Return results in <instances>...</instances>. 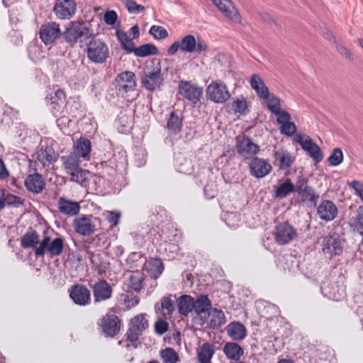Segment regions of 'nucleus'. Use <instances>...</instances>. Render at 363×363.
<instances>
[{
	"label": "nucleus",
	"instance_id": "1",
	"mask_svg": "<svg viewBox=\"0 0 363 363\" xmlns=\"http://www.w3.org/2000/svg\"><path fill=\"white\" fill-rule=\"evenodd\" d=\"M94 36V30L90 27L86 26L83 21H80L69 22L65 26L64 31H61L62 40L70 48L74 47L77 43L82 48L86 40Z\"/></svg>",
	"mask_w": 363,
	"mask_h": 363
},
{
	"label": "nucleus",
	"instance_id": "2",
	"mask_svg": "<svg viewBox=\"0 0 363 363\" xmlns=\"http://www.w3.org/2000/svg\"><path fill=\"white\" fill-rule=\"evenodd\" d=\"M52 232L57 235L54 239L46 235V231L43 232V238L40 241V245L35 250L36 258L43 257L45 253H48L50 257L60 256L62 254L65 247V238L56 233L53 229Z\"/></svg>",
	"mask_w": 363,
	"mask_h": 363
},
{
	"label": "nucleus",
	"instance_id": "3",
	"mask_svg": "<svg viewBox=\"0 0 363 363\" xmlns=\"http://www.w3.org/2000/svg\"><path fill=\"white\" fill-rule=\"evenodd\" d=\"M308 179L303 175L296 177V203L306 204L308 206H316L319 199V195L315 189L308 184Z\"/></svg>",
	"mask_w": 363,
	"mask_h": 363
},
{
	"label": "nucleus",
	"instance_id": "4",
	"mask_svg": "<svg viewBox=\"0 0 363 363\" xmlns=\"http://www.w3.org/2000/svg\"><path fill=\"white\" fill-rule=\"evenodd\" d=\"M141 83L143 87L150 91L161 89L164 84V77L160 62H157L151 67H147L144 70Z\"/></svg>",
	"mask_w": 363,
	"mask_h": 363
},
{
	"label": "nucleus",
	"instance_id": "5",
	"mask_svg": "<svg viewBox=\"0 0 363 363\" xmlns=\"http://www.w3.org/2000/svg\"><path fill=\"white\" fill-rule=\"evenodd\" d=\"M87 45L86 55L88 60L96 64H102L109 57V50L108 45L100 39L95 38V36L89 38Z\"/></svg>",
	"mask_w": 363,
	"mask_h": 363
},
{
	"label": "nucleus",
	"instance_id": "6",
	"mask_svg": "<svg viewBox=\"0 0 363 363\" xmlns=\"http://www.w3.org/2000/svg\"><path fill=\"white\" fill-rule=\"evenodd\" d=\"M148 327L149 323L146 319V314L140 313L134 316L131 318L128 329L125 334V340L130 342L134 348H137L139 337Z\"/></svg>",
	"mask_w": 363,
	"mask_h": 363
},
{
	"label": "nucleus",
	"instance_id": "7",
	"mask_svg": "<svg viewBox=\"0 0 363 363\" xmlns=\"http://www.w3.org/2000/svg\"><path fill=\"white\" fill-rule=\"evenodd\" d=\"M101 220L93 215L82 214L76 217L73 220V228L75 232L83 236H89L96 230V223H100Z\"/></svg>",
	"mask_w": 363,
	"mask_h": 363
},
{
	"label": "nucleus",
	"instance_id": "8",
	"mask_svg": "<svg viewBox=\"0 0 363 363\" xmlns=\"http://www.w3.org/2000/svg\"><path fill=\"white\" fill-rule=\"evenodd\" d=\"M206 91L208 99L216 104H224L231 96L227 85L220 79L211 82Z\"/></svg>",
	"mask_w": 363,
	"mask_h": 363
},
{
	"label": "nucleus",
	"instance_id": "9",
	"mask_svg": "<svg viewBox=\"0 0 363 363\" xmlns=\"http://www.w3.org/2000/svg\"><path fill=\"white\" fill-rule=\"evenodd\" d=\"M98 324L106 337H115L120 333L121 328L120 318L117 315L110 313L106 314L101 318Z\"/></svg>",
	"mask_w": 363,
	"mask_h": 363
},
{
	"label": "nucleus",
	"instance_id": "10",
	"mask_svg": "<svg viewBox=\"0 0 363 363\" xmlns=\"http://www.w3.org/2000/svg\"><path fill=\"white\" fill-rule=\"evenodd\" d=\"M323 252L329 254L331 257L339 255L342 252L343 247L341 243L340 235L337 233H329L322 237Z\"/></svg>",
	"mask_w": 363,
	"mask_h": 363
},
{
	"label": "nucleus",
	"instance_id": "11",
	"mask_svg": "<svg viewBox=\"0 0 363 363\" xmlns=\"http://www.w3.org/2000/svg\"><path fill=\"white\" fill-rule=\"evenodd\" d=\"M45 99L50 102V109L55 117H58L64 112L67 105L66 94L64 90L57 89L50 96H47Z\"/></svg>",
	"mask_w": 363,
	"mask_h": 363
},
{
	"label": "nucleus",
	"instance_id": "12",
	"mask_svg": "<svg viewBox=\"0 0 363 363\" xmlns=\"http://www.w3.org/2000/svg\"><path fill=\"white\" fill-rule=\"evenodd\" d=\"M181 46V51L186 52H196L201 54L208 50L206 43L201 38H198L196 40L193 35H187L183 37L179 42Z\"/></svg>",
	"mask_w": 363,
	"mask_h": 363
},
{
	"label": "nucleus",
	"instance_id": "13",
	"mask_svg": "<svg viewBox=\"0 0 363 363\" xmlns=\"http://www.w3.org/2000/svg\"><path fill=\"white\" fill-rule=\"evenodd\" d=\"M304 138H293L294 140L299 144L310 157L313 159L315 164L320 163L323 159V152L320 147L313 141L311 138L303 140Z\"/></svg>",
	"mask_w": 363,
	"mask_h": 363
},
{
	"label": "nucleus",
	"instance_id": "14",
	"mask_svg": "<svg viewBox=\"0 0 363 363\" xmlns=\"http://www.w3.org/2000/svg\"><path fill=\"white\" fill-rule=\"evenodd\" d=\"M179 93L196 106L200 102L203 90L202 88L191 84L190 82L182 80L179 84Z\"/></svg>",
	"mask_w": 363,
	"mask_h": 363
},
{
	"label": "nucleus",
	"instance_id": "15",
	"mask_svg": "<svg viewBox=\"0 0 363 363\" xmlns=\"http://www.w3.org/2000/svg\"><path fill=\"white\" fill-rule=\"evenodd\" d=\"M53 11L58 18L69 20L77 12V4L74 0H56Z\"/></svg>",
	"mask_w": 363,
	"mask_h": 363
},
{
	"label": "nucleus",
	"instance_id": "16",
	"mask_svg": "<svg viewBox=\"0 0 363 363\" xmlns=\"http://www.w3.org/2000/svg\"><path fill=\"white\" fill-rule=\"evenodd\" d=\"M250 174L257 178L261 179L268 175L272 169V167L267 160L252 157L248 164Z\"/></svg>",
	"mask_w": 363,
	"mask_h": 363
},
{
	"label": "nucleus",
	"instance_id": "17",
	"mask_svg": "<svg viewBox=\"0 0 363 363\" xmlns=\"http://www.w3.org/2000/svg\"><path fill=\"white\" fill-rule=\"evenodd\" d=\"M69 294L70 298L76 305L84 306L91 302L90 291L83 284H74L69 290Z\"/></svg>",
	"mask_w": 363,
	"mask_h": 363
},
{
	"label": "nucleus",
	"instance_id": "18",
	"mask_svg": "<svg viewBox=\"0 0 363 363\" xmlns=\"http://www.w3.org/2000/svg\"><path fill=\"white\" fill-rule=\"evenodd\" d=\"M39 35L45 45H51L61 36V30L58 23L50 22L40 27Z\"/></svg>",
	"mask_w": 363,
	"mask_h": 363
},
{
	"label": "nucleus",
	"instance_id": "19",
	"mask_svg": "<svg viewBox=\"0 0 363 363\" xmlns=\"http://www.w3.org/2000/svg\"><path fill=\"white\" fill-rule=\"evenodd\" d=\"M297 235L296 229L288 221L282 222L276 226L275 241L280 245H286Z\"/></svg>",
	"mask_w": 363,
	"mask_h": 363
},
{
	"label": "nucleus",
	"instance_id": "20",
	"mask_svg": "<svg viewBox=\"0 0 363 363\" xmlns=\"http://www.w3.org/2000/svg\"><path fill=\"white\" fill-rule=\"evenodd\" d=\"M219 11L235 23L241 22V16L231 0H211Z\"/></svg>",
	"mask_w": 363,
	"mask_h": 363
},
{
	"label": "nucleus",
	"instance_id": "21",
	"mask_svg": "<svg viewBox=\"0 0 363 363\" xmlns=\"http://www.w3.org/2000/svg\"><path fill=\"white\" fill-rule=\"evenodd\" d=\"M236 148L239 155L245 160L256 157L260 150L259 146L253 143L250 138H242L241 140L238 141Z\"/></svg>",
	"mask_w": 363,
	"mask_h": 363
},
{
	"label": "nucleus",
	"instance_id": "22",
	"mask_svg": "<svg viewBox=\"0 0 363 363\" xmlns=\"http://www.w3.org/2000/svg\"><path fill=\"white\" fill-rule=\"evenodd\" d=\"M338 210L336 205L330 200H323L317 207V214L321 220L329 222L337 216Z\"/></svg>",
	"mask_w": 363,
	"mask_h": 363
},
{
	"label": "nucleus",
	"instance_id": "23",
	"mask_svg": "<svg viewBox=\"0 0 363 363\" xmlns=\"http://www.w3.org/2000/svg\"><path fill=\"white\" fill-rule=\"evenodd\" d=\"M24 186L29 192L39 194L45 188V183L42 174L35 171L28 174L24 180Z\"/></svg>",
	"mask_w": 363,
	"mask_h": 363
},
{
	"label": "nucleus",
	"instance_id": "24",
	"mask_svg": "<svg viewBox=\"0 0 363 363\" xmlns=\"http://www.w3.org/2000/svg\"><path fill=\"white\" fill-rule=\"evenodd\" d=\"M112 288L104 279H100L93 286V294L96 302L105 301L111 297Z\"/></svg>",
	"mask_w": 363,
	"mask_h": 363
},
{
	"label": "nucleus",
	"instance_id": "25",
	"mask_svg": "<svg viewBox=\"0 0 363 363\" xmlns=\"http://www.w3.org/2000/svg\"><path fill=\"white\" fill-rule=\"evenodd\" d=\"M274 158L279 169L281 170L291 167L295 160L289 151L282 148L274 152Z\"/></svg>",
	"mask_w": 363,
	"mask_h": 363
},
{
	"label": "nucleus",
	"instance_id": "26",
	"mask_svg": "<svg viewBox=\"0 0 363 363\" xmlns=\"http://www.w3.org/2000/svg\"><path fill=\"white\" fill-rule=\"evenodd\" d=\"M250 84L259 98L267 99L269 97V89L258 74H254L251 76Z\"/></svg>",
	"mask_w": 363,
	"mask_h": 363
},
{
	"label": "nucleus",
	"instance_id": "27",
	"mask_svg": "<svg viewBox=\"0 0 363 363\" xmlns=\"http://www.w3.org/2000/svg\"><path fill=\"white\" fill-rule=\"evenodd\" d=\"M59 211L67 216H76L80 211L79 203L76 201L67 200L65 198H60L58 201Z\"/></svg>",
	"mask_w": 363,
	"mask_h": 363
},
{
	"label": "nucleus",
	"instance_id": "28",
	"mask_svg": "<svg viewBox=\"0 0 363 363\" xmlns=\"http://www.w3.org/2000/svg\"><path fill=\"white\" fill-rule=\"evenodd\" d=\"M228 335L233 340L240 341L247 335V330L243 324L240 322L230 323L227 327Z\"/></svg>",
	"mask_w": 363,
	"mask_h": 363
},
{
	"label": "nucleus",
	"instance_id": "29",
	"mask_svg": "<svg viewBox=\"0 0 363 363\" xmlns=\"http://www.w3.org/2000/svg\"><path fill=\"white\" fill-rule=\"evenodd\" d=\"M223 352L228 359L238 362L244 354L242 347L236 342H226Z\"/></svg>",
	"mask_w": 363,
	"mask_h": 363
},
{
	"label": "nucleus",
	"instance_id": "30",
	"mask_svg": "<svg viewBox=\"0 0 363 363\" xmlns=\"http://www.w3.org/2000/svg\"><path fill=\"white\" fill-rule=\"evenodd\" d=\"M296 182L293 183L290 179H286L277 186L274 191L275 198L282 199L296 191Z\"/></svg>",
	"mask_w": 363,
	"mask_h": 363
},
{
	"label": "nucleus",
	"instance_id": "31",
	"mask_svg": "<svg viewBox=\"0 0 363 363\" xmlns=\"http://www.w3.org/2000/svg\"><path fill=\"white\" fill-rule=\"evenodd\" d=\"M194 298L190 295H182L177 299L178 311L183 316H187L194 310Z\"/></svg>",
	"mask_w": 363,
	"mask_h": 363
},
{
	"label": "nucleus",
	"instance_id": "32",
	"mask_svg": "<svg viewBox=\"0 0 363 363\" xmlns=\"http://www.w3.org/2000/svg\"><path fill=\"white\" fill-rule=\"evenodd\" d=\"M65 169L69 175L73 174L80 167V159L75 153L62 157Z\"/></svg>",
	"mask_w": 363,
	"mask_h": 363
},
{
	"label": "nucleus",
	"instance_id": "33",
	"mask_svg": "<svg viewBox=\"0 0 363 363\" xmlns=\"http://www.w3.org/2000/svg\"><path fill=\"white\" fill-rule=\"evenodd\" d=\"M91 150V142L87 138H79L76 145V154L78 157L84 160L89 159V155Z\"/></svg>",
	"mask_w": 363,
	"mask_h": 363
},
{
	"label": "nucleus",
	"instance_id": "34",
	"mask_svg": "<svg viewBox=\"0 0 363 363\" xmlns=\"http://www.w3.org/2000/svg\"><path fill=\"white\" fill-rule=\"evenodd\" d=\"M182 116L177 115L174 111L169 113L167 123V128L171 134H177L182 126Z\"/></svg>",
	"mask_w": 363,
	"mask_h": 363
},
{
	"label": "nucleus",
	"instance_id": "35",
	"mask_svg": "<svg viewBox=\"0 0 363 363\" xmlns=\"http://www.w3.org/2000/svg\"><path fill=\"white\" fill-rule=\"evenodd\" d=\"M226 322L224 313L221 310L213 308L211 318L208 322V328L212 330H218Z\"/></svg>",
	"mask_w": 363,
	"mask_h": 363
},
{
	"label": "nucleus",
	"instance_id": "36",
	"mask_svg": "<svg viewBox=\"0 0 363 363\" xmlns=\"http://www.w3.org/2000/svg\"><path fill=\"white\" fill-rule=\"evenodd\" d=\"M231 108L235 113L240 115H246L250 112L249 104L246 98L242 95L233 98Z\"/></svg>",
	"mask_w": 363,
	"mask_h": 363
},
{
	"label": "nucleus",
	"instance_id": "37",
	"mask_svg": "<svg viewBox=\"0 0 363 363\" xmlns=\"http://www.w3.org/2000/svg\"><path fill=\"white\" fill-rule=\"evenodd\" d=\"M116 37L121 43V47L123 50H125L128 53L134 52L135 44L133 39L130 38L127 33L123 30H118L116 31Z\"/></svg>",
	"mask_w": 363,
	"mask_h": 363
},
{
	"label": "nucleus",
	"instance_id": "38",
	"mask_svg": "<svg viewBox=\"0 0 363 363\" xmlns=\"http://www.w3.org/2000/svg\"><path fill=\"white\" fill-rule=\"evenodd\" d=\"M194 311L197 315L208 311L211 308V301L207 295H200L194 301Z\"/></svg>",
	"mask_w": 363,
	"mask_h": 363
},
{
	"label": "nucleus",
	"instance_id": "39",
	"mask_svg": "<svg viewBox=\"0 0 363 363\" xmlns=\"http://www.w3.org/2000/svg\"><path fill=\"white\" fill-rule=\"evenodd\" d=\"M40 243L39 234L29 228V230L24 234V248H33L35 252Z\"/></svg>",
	"mask_w": 363,
	"mask_h": 363
},
{
	"label": "nucleus",
	"instance_id": "40",
	"mask_svg": "<svg viewBox=\"0 0 363 363\" xmlns=\"http://www.w3.org/2000/svg\"><path fill=\"white\" fill-rule=\"evenodd\" d=\"M213 346L211 343H203L200 347L198 352V360L199 363H211V360L213 356Z\"/></svg>",
	"mask_w": 363,
	"mask_h": 363
},
{
	"label": "nucleus",
	"instance_id": "41",
	"mask_svg": "<svg viewBox=\"0 0 363 363\" xmlns=\"http://www.w3.org/2000/svg\"><path fill=\"white\" fill-rule=\"evenodd\" d=\"M172 294L167 296H163L161 298V303H156L155 306V310L157 313H163V311L166 310L167 313L171 315L174 311V303L172 299Z\"/></svg>",
	"mask_w": 363,
	"mask_h": 363
},
{
	"label": "nucleus",
	"instance_id": "42",
	"mask_svg": "<svg viewBox=\"0 0 363 363\" xmlns=\"http://www.w3.org/2000/svg\"><path fill=\"white\" fill-rule=\"evenodd\" d=\"M70 181L79 184L82 186H86V183L89 182V179L91 177V173L90 171L84 169L81 167L73 174L69 175Z\"/></svg>",
	"mask_w": 363,
	"mask_h": 363
},
{
	"label": "nucleus",
	"instance_id": "43",
	"mask_svg": "<svg viewBox=\"0 0 363 363\" xmlns=\"http://www.w3.org/2000/svg\"><path fill=\"white\" fill-rule=\"evenodd\" d=\"M133 53L136 57H145L157 55L158 49L154 44L147 43L136 48Z\"/></svg>",
	"mask_w": 363,
	"mask_h": 363
},
{
	"label": "nucleus",
	"instance_id": "44",
	"mask_svg": "<svg viewBox=\"0 0 363 363\" xmlns=\"http://www.w3.org/2000/svg\"><path fill=\"white\" fill-rule=\"evenodd\" d=\"M144 277L143 274L137 270L133 272L129 277V287L135 291L139 292L143 287Z\"/></svg>",
	"mask_w": 363,
	"mask_h": 363
},
{
	"label": "nucleus",
	"instance_id": "45",
	"mask_svg": "<svg viewBox=\"0 0 363 363\" xmlns=\"http://www.w3.org/2000/svg\"><path fill=\"white\" fill-rule=\"evenodd\" d=\"M349 224L354 231L363 230V205L357 208L355 216L350 218Z\"/></svg>",
	"mask_w": 363,
	"mask_h": 363
},
{
	"label": "nucleus",
	"instance_id": "46",
	"mask_svg": "<svg viewBox=\"0 0 363 363\" xmlns=\"http://www.w3.org/2000/svg\"><path fill=\"white\" fill-rule=\"evenodd\" d=\"M163 363H178L180 360L178 353L172 347H167L160 352Z\"/></svg>",
	"mask_w": 363,
	"mask_h": 363
},
{
	"label": "nucleus",
	"instance_id": "47",
	"mask_svg": "<svg viewBox=\"0 0 363 363\" xmlns=\"http://www.w3.org/2000/svg\"><path fill=\"white\" fill-rule=\"evenodd\" d=\"M147 152L143 145H135L134 162L138 167H143L147 162Z\"/></svg>",
	"mask_w": 363,
	"mask_h": 363
},
{
	"label": "nucleus",
	"instance_id": "48",
	"mask_svg": "<svg viewBox=\"0 0 363 363\" xmlns=\"http://www.w3.org/2000/svg\"><path fill=\"white\" fill-rule=\"evenodd\" d=\"M323 293L324 291L328 294V296L330 299L335 300L337 301L342 300L345 296V292L343 289H337L335 290L334 284L328 286L322 289Z\"/></svg>",
	"mask_w": 363,
	"mask_h": 363
},
{
	"label": "nucleus",
	"instance_id": "49",
	"mask_svg": "<svg viewBox=\"0 0 363 363\" xmlns=\"http://www.w3.org/2000/svg\"><path fill=\"white\" fill-rule=\"evenodd\" d=\"M343 152L340 147L334 148L331 155L328 157L327 162L330 166L337 167L340 165L343 161Z\"/></svg>",
	"mask_w": 363,
	"mask_h": 363
},
{
	"label": "nucleus",
	"instance_id": "50",
	"mask_svg": "<svg viewBox=\"0 0 363 363\" xmlns=\"http://www.w3.org/2000/svg\"><path fill=\"white\" fill-rule=\"evenodd\" d=\"M150 272L155 278L158 277L164 271V264L160 258L151 259L149 262Z\"/></svg>",
	"mask_w": 363,
	"mask_h": 363
},
{
	"label": "nucleus",
	"instance_id": "51",
	"mask_svg": "<svg viewBox=\"0 0 363 363\" xmlns=\"http://www.w3.org/2000/svg\"><path fill=\"white\" fill-rule=\"evenodd\" d=\"M147 240L156 245L160 243V241L163 240V235L160 233V230L157 228H149L147 227Z\"/></svg>",
	"mask_w": 363,
	"mask_h": 363
},
{
	"label": "nucleus",
	"instance_id": "52",
	"mask_svg": "<svg viewBox=\"0 0 363 363\" xmlns=\"http://www.w3.org/2000/svg\"><path fill=\"white\" fill-rule=\"evenodd\" d=\"M67 111L73 118H80L83 116V111L79 102L73 101L72 103H67L66 105Z\"/></svg>",
	"mask_w": 363,
	"mask_h": 363
},
{
	"label": "nucleus",
	"instance_id": "53",
	"mask_svg": "<svg viewBox=\"0 0 363 363\" xmlns=\"http://www.w3.org/2000/svg\"><path fill=\"white\" fill-rule=\"evenodd\" d=\"M131 235L134 240L135 245H137L138 248L143 247L147 240V228L145 230H138L133 233H131Z\"/></svg>",
	"mask_w": 363,
	"mask_h": 363
},
{
	"label": "nucleus",
	"instance_id": "54",
	"mask_svg": "<svg viewBox=\"0 0 363 363\" xmlns=\"http://www.w3.org/2000/svg\"><path fill=\"white\" fill-rule=\"evenodd\" d=\"M280 131L282 135L286 136H305L300 133H296V127L294 122H289L283 124L280 127Z\"/></svg>",
	"mask_w": 363,
	"mask_h": 363
},
{
	"label": "nucleus",
	"instance_id": "55",
	"mask_svg": "<svg viewBox=\"0 0 363 363\" xmlns=\"http://www.w3.org/2000/svg\"><path fill=\"white\" fill-rule=\"evenodd\" d=\"M44 152H45V156L43 167L49 166L57 160L55 150L51 146H49L48 142H46V145L44 146Z\"/></svg>",
	"mask_w": 363,
	"mask_h": 363
},
{
	"label": "nucleus",
	"instance_id": "56",
	"mask_svg": "<svg viewBox=\"0 0 363 363\" xmlns=\"http://www.w3.org/2000/svg\"><path fill=\"white\" fill-rule=\"evenodd\" d=\"M149 33L157 40L164 39L168 36L167 30L160 26H152L149 30Z\"/></svg>",
	"mask_w": 363,
	"mask_h": 363
},
{
	"label": "nucleus",
	"instance_id": "57",
	"mask_svg": "<svg viewBox=\"0 0 363 363\" xmlns=\"http://www.w3.org/2000/svg\"><path fill=\"white\" fill-rule=\"evenodd\" d=\"M82 134L84 136H92L96 132V123L90 121H84L81 125Z\"/></svg>",
	"mask_w": 363,
	"mask_h": 363
},
{
	"label": "nucleus",
	"instance_id": "58",
	"mask_svg": "<svg viewBox=\"0 0 363 363\" xmlns=\"http://www.w3.org/2000/svg\"><path fill=\"white\" fill-rule=\"evenodd\" d=\"M116 81L118 82H123L124 84L131 83L133 85H136L135 75L133 72L125 71L117 75Z\"/></svg>",
	"mask_w": 363,
	"mask_h": 363
},
{
	"label": "nucleus",
	"instance_id": "59",
	"mask_svg": "<svg viewBox=\"0 0 363 363\" xmlns=\"http://www.w3.org/2000/svg\"><path fill=\"white\" fill-rule=\"evenodd\" d=\"M330 38H332V40L335 45L336 50L338 51V52L341 55L346 57L347 59L352 60V55L350 50L347 48H346L345 46L342 45L341 43H338L336 40L335 37L333 36L332 34H330Z\"/></svg>",
	"mask_w": 363,
	"mask_h": 363
},
{
	"label": "nucleus",
	"instance_id": "60",
	"mask_svg": "<svg viewBox=\"0 0 363 363\" xmlns=\"http://www.w3.org/2000/svg\"><path fill=\"white\" fill-rule=\"evenodd\" d=\"M268 101L267 108L272 111V113L279 112L281 109L280 107V99L279 97L269 94V97L267 99Z\"/></svg>",
	"mask_w": 363,
	"mask_h": 363
},
{
	"label": "nucleus",
	"instance_id": "61",
	"mask_svg": "<svg viewBox=\"0 0 363 363\" xmlns=\"http://www.w3.org/2000/svg\"><path fill=\"white\" fill-rule=\"evenodd\" d=\"M16 230V228L15 227H11L9 229V234L11 237L9 240V245L12 248H18V246L23 247V236H19L16 239L12 236V233H15Z\"/></svg>",
	"mask_w": 363,
	"mask_h": 363
},
{
	"label": "nucleus",
	"instance_id": "62",
	"mask_svg": "<svg viewBox=\"0 0 363 363\" xmlns=\"http://www.w3.org/2000/svg\"><path fill=\"white\" fill-rule=\"evenodd\" d=\"M169 323L163 319L159 318L155 323V332L159 335H162L169 330Z\"/></svg>",
	"mask_w": 363,
	"mask_h": 363
},
{
	"label": "nucleus",
	"instance_id": "63",
	"mask_svg": "<svg viewBox=\"0 0 363 363\" xmlns=\"http://www.w3.org/2000/svg\"><path fill=\"white\" fill-rule=\"evenodd\" d=\"M104 21L106 25L113 26L118 21V15L113 10L106 11L104 16Z\"/></svg>",
	"mask_w": 363,
	"mask_h": 363
},
{
	"label": "nucleus",
	"instance_id": "64",
	"mask_svg": "<svg viewBox=\"0 0 363 363\" xmlns=\"http://www.w3.org/2000/svg\"><path fill=\"white\" fill-rule=\"evenodd\" d=\"M139 298L138 296L134 295L133 294H125L123 298V302L126 306L127 309H130L133 307H135L139 303Z\"/></svg>",
	"mask_w": 363,
	"mask_h": 363
}]
</instances>
